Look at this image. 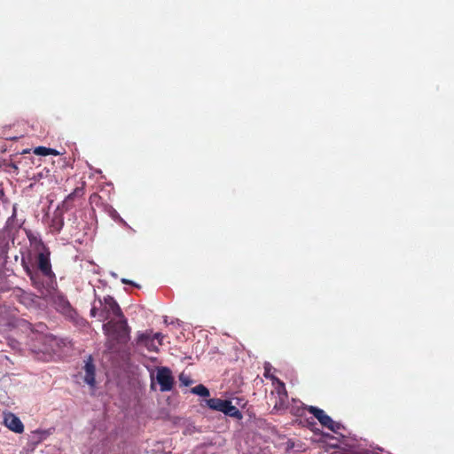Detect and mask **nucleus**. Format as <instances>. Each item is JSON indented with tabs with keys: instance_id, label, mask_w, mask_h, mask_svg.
Returning a JSON list of instances; mask_svg holds the SVG:
<instances>
[{
	"instance_id": "f257e3e1",
	"label": "nucleus",
	"mask_w": 454,
	"mask_h": 454,
	"mask_svg": "<svg viewBox=\"0 0 454 454\" xmlns=\"http://www.w3.org/2000/svg\"><path fill=\"white\" fill-rule=\"evenodd\" d=\"M25 232L29 241L30 249H27L26 252H20V263L24 271L28 276L32 286L35 288L40 290L43 287V285L40 279V275L38 272L32 270L30 266V262L32 261V252L38 254L50 248L44 244L40 234L35 233L30 230H25Z\"/></svg>"
},
{
	"instance_id": "f03ea898",
	"label": "nucleus",
	"mask_w": 454,
	"mask_h": 454,
	"mask_svg": "<svg viewBox=\"0 0 454 454\" xmlns=\"http://www.w3.org/2000/svg\"><path fill=\"white\" fill-rule=\"evenodd\" d=\"M102 328L106 336V346L109 350H116L118 345H125L130 339V328L124 316L111 318Z\"/></svg>"
},
{
	"instance_id": "7ed1b4c3",
	"label": "nucleus",
	"mask_w": 454,
	"mask_h": 454,
	"mask_svg": "<svg viewBox=\"0 0 454 454\" xmlns=\"http://www.w3.org/2000/svg\"><path fill=\"white\" fill-rule=\"evenodd\" d=\"M100 305L99 316L101 320H110L111 318L122 317L123 313L116 302V301L110 295L104 297V300H98Z\"/></svg>"
},
{
	"instance_id": "20e7f679",
	"label": "nucleus",
	"mask_w": 454,
	"mask_h": 454,
	"mask_svg": "<svg viewBox=\"0 0 454 454\" xmlns=\"http://www.w3.org/2000/svg\"><path fill=\"white\" fill-rule=\"evenodd\" d=\"M207 406L215 411H222L225 415L230 417L240 419L242 417L241 412L232 405L229 400H223L220 398H210L207 400Z\"/></svg>"
},
{
	"instance_id": "39448f33",
	"label": "nucleus",
	"mask_w": 454,
	"mask_h": 454,
	"mask_svg": "<svg viewBox=\"0 0 454 454\" xmlns=\"http://www.w3.org/2000/svg\"><path fill=\"white\" fill-rule=\"evenodd\" d=\"M36 264L38 270L43 276L47 278L51 282L55 280L56 275L51 267L50 249L36 254Z\"/></svg>"
},
{
	"instance_id": "423d86ee",
	"label": "nucleus",
	"mask_w": 454,
	"mask_h": 454,
	"mask_svg": "<svg viewBox=\"0 0 454 454\" xmlns=\"http://www.w3.org/2000/svg\"><path fill=\"white\" fill-rule=\"evenodd\" d=\"M156 380L160 385V390L161 392L172 390L175 384V379L171 370L165 366L157 368Z\"/></svg>"
},
{
	"instance_id": "0eeeda50",
	"label": "nucleus",
	"mask_w": 454,
	"mask_h": 454,
	"mask_svg": "<svg viewBox=\"0 0 454 454\" xmlns=\"http://www.w3.org/2000/svg\"><path fill=\"white\" fill-rule=\"evenodd\" d=\"M52 304L57 311L61 313L63 316L74 318L75 315L74 309L72 308L70 302L63 294H56L52 297Z\"/></svg>"
},
{
	"instance_id": "6e6552de",
	"label": "nucleus",
	"mask_w": 454,
	"mask_h": 454,
	"mask_svg": "<svg viewBox=\"0 0 454 454\" xmlns=\"http://www.w3.org/2000/svg\"><path fill=\"white\" fill-rule=\"evenodd\" d=\"M13 296L27 308L34 307L36 303L37 296L30 292H27L20 287L12 290Z\"/></svg>"
},
{
	"instance_id": "1a4fd4ad",
	"label": "nucleus",
	"mask_w": 454,
	"mask_h": 454,
	"mask_svg": "<svg viewBox=\"0 0 454 454\" xmlns=\"http://www.w3.org/2000/svg\"><path fill=\"white\" fill-rule=\"evenodd\" d=\"M303 410H307L309 413L313 414V416L319 421V423L328 429L333 424V419L328 416L322 409H319L316 406H304Z\"/></svg>"
},
{
	"instance_id": "9d476101",
	"label": "nucleus",
	"mask_w": 454,
	"mask_h": 454,
	"mask_svg": "<svg viewBox=\"0 0 454 454\" xmlns=\"http://www.w3.org/2000/svg\"><path fill=\"white\" fill-rule=\"evenodd\" d=\"M83 371H84V377H83L84 381L90 387H95L96 368L93 364V359L90 356L85 361V364L83 366Z\"/></svg>"
},
{
	"instance_id": "9b49d317",
	"label": "nucleus",
	"mask_w": 454,
	"mask_h": 454,
	"mask_svg": "<svg viewBox=\"0 0 454 454\" xmlns=\"http://www.w3.org/2000/svg\"><path fill=\"white\" fill-rule=\"evenodd\" d=\"M4 425L12 431L20 434L24 431V426L21 420L13 413L4 415Z\"/></svg>"
},
{
	"instance_id": "f8f14e48",
	"label": "nucleus",
	"mask_w": 454,
	"mask_h": 454,
	"mask_svg": "<svg viewBox=\"0 0 454 454\" xmlns=\"http://www.w3.org/2000/svg\"><path fill=\"white\" fill-rule=\"evenodd\" d=\"M24 221L19 222L17 219V205L14 204L12 207V214L6 221L4 231L10 235L13 231H17L20 229Z\"/></svg>"
},
{
	"instance_id": "ddd939ff",
	"label": "nucleus",
	"mask_w": 454,
	"mask_h": 454,
	"mask_svg": "<svg viewBox=\"0 0 454 454\" xmlns=\"http://www.w3.org/2000/svg\"><path fill=\"white\" fill-rule=\"evenodd\" d=\"M137 343L144 345L149 351H159L158 346L154 343V340L152 338L151 333L145 332L138 333Z\"/></svg>"
},
{
	"instance_id": "4468645a",
	"label": "nucleus",
	"mask_w": 454,
	"mask_h": 454,
	"mask_svg": "<svg viewBox=\"0 0 454 454\" xmlns=\"http://www.w3.org/2000/svg\"><path fill=\"white\" fill-rule=\"evenodd\" d=\"M64 226V217L62 213L55 212L51 222V229L52 231L59 232Z\"/></svg>"
},
{
	"instance_id": "2eb2a0df",
	"label": "nucleus",
	"mask_w": 454,
	"mask_h": 454,
	"mask_svg": "<svg viewBox=\"0 0 454 454\" xmlns=\"http://www.w3.org/2000/svg\"><path fill=\"white\" fill-rule=\"evenodd\" d=\"M84 194L83 187H76L73 192L67 195L63 201V206L68 208L72 203V201L78 197H82Z\"/></svg>"
},
{
	"instance_id": "dca6fc26",
	"label": "nucleus",
	"mask_w": 454,
	"mask_h": 454,
	"mask_svg": "<svg viewBox=\"0 0 454 454\" xmlns=\"http://www.w3.org/2000/svg\"><path fill=\"white\" fill-rule=\"evenodd\" d=\"M84 194L83 187H76L73 192L67 195L63 201V206L68 208L72 203V201L78 197H82Z\"/></svg>"
},
{
	"instance_id": "f3484780",
	"label": "nucleus",
	"mask_w": 454,
	"mask_h": 454,
	"mask_svg": "<svg viewBox=\"0 0 454 454\" xmlns=\"http://www.w3.org/2000/svg\"><path fill=\"white\" fill-rule=\"evenodd\" d=\"M191 392L194 395L202 397L209 396V390L202 384L197 385L196 387H192Z\"/></svg>"
},
{
	"instance_id": "a211bd4d",
	"label": "nucleus",
	"mask_w": 454,
	"mask_h": 454,
	"mask_svg": "<svg viewBox=\"0 0 454 454\" xmlns=\"http://www.w3.org/2000/svg\"><path fill=\"white\" fill-rule=\"evenodd\" d=\"M49 152H51V148L44 146H38L34 149V153L36 155L46 156L49 155Z\"/></svg>"
},
{
	"instance_id": "6ab92c4d",
	"label": "nucleus",
	"mask_w": 454,
	"mask_h": 454,
	"mask_svg": "<svg viewBox=\"0 0 454 454\" xmlns=\"http://www.w3.org/2000/svg\"><path fill=\"white\" fill-rule=\"evenodd\" d=\"M179 380L184 386H190L192 384V380L188 375H185L184 373H181L179 375Z\"/></svg>"
},
{
	"instance_id": "aec40b11",
	"label": "nucleus",
	"mask_w": 454,
	"mask_h": 454,
	"mask_svg": "<svg viewBox=\"0 0 454 454\" xmlns=\"http://www.w3.org/2000/svg\"><path fill=\"white\" fill-rule=\"evenodd\" d=\"M343 428H344V427L340 423L333 420V424L332 425L331 427H329V430H331L332 432H333L335 434H339L340 430L343 429Z\"/></svg>"
},
{
	"instance_id": "412c9836",
	"label": "nucleus",
	"mask_w": 454,
	"mask_h": 454,
	"mask_svg": "<svg viewBox=\"0 0 454 454\" xmlns=\"http://www.w3.org/2000/svg\"><path fill=\"white\" fill-rule=\"evenodd\" d=\"M100 199V196L98 195L97 193H93L92 195H90V203H95L97 202L98 200Z\"/></svg>"
},
{
	"instance_id": "4be33fe9",
	"label": "nucleus",
	"mask_w": 454,
	"mask_h": 454,
	"mask_svg": "<svg viewBox=\"0 0 454 454\" xmlns=\"http://www.w3.org/2000/svg\"><path fill=\"white\" fill-rule=\"evenodd\" d=\"M98 307L95 304H93V306H92V308L90 309V316L91 317H96L98 314Z\"/></svg>"
},
{
	"instance_id": "5701e85b",
	"label": "nucleus",
	"mask_w": 454,
	"mask_h": 454,
	"mask_svg": "<svg viewBox=\"0 0 454 454\" xmlns=\"http://www.w3.org/2000/svg\"><path fill=\"white\" fill-rule=\"evenodd\" d=\"M152 338H153V340H155V339L158 340L159 345H161V342H160V339L162 338L161 333H157L153 334V336H152Z\"/></svg>"
},
{
	"instance_id": "b1692460",
	"label": "nucleus",
	"mask_w": 454,
	"mask_h": 454,
	"mask_svg": "<svg viewBox=\"0 0 454 454\" xmlns=\"http://www.w3.org/2000/svg\"><path fill=\"white\" fill-rule=\"evenodd\" d=\"M121 282L123 284H129V285H131V286H138L137 285H136L134 282H132L131 280H129V279H126V278H122L121 279Z\"/></svg>"
},
{
	"instance_id": "393cba45",
	"label": "nucleus",
	"mask_w": 454,
	"mask_h": 454,
	"mask_svg": "<svg viewBox=\"0 0 454 454\" xmlns=\"http://www.w3.org/2000/svg\"><path fill=\"white\" fill-rule=\"evenodd\" d=\"M4 187L0 184V201H4Z\"/></svg>"
},
{
	"instance_id": "a878e982",
	"label": "nucleus",
	"mask_w": 454,
	"mask_h": 454,
	"mask_svg": "<svg viewBox=\"0 0 454 454\" xmlns=\"http://www.w3.org/2000/svg\"><path fill=\"white\" fill-rule=\"evenodd\" d=\"M60 155V153L55 149L51 148V152H49V155Z\"/></svg>"
},
{
	"instance_id": "bb28decb",
	"label": "nucleus",
	"mask_w": 454,
	"mask_h": 454,
	"mask_svg": "<svg viewBox=\"0 0 454 454\" xmlns=\"http://www.w3.org/2000/svg\"><path fill=\"white\" fill-rule=\"evenodd\" d=\"M34 433H35V434H42V436L40 437V440H42L43 438H44V436L46 435V433H45V432H43V431H35Z\"/></svg>"
},
{
	"instance_id": "cd10ccee",
	"label": "nucleus",
	"mask_w": 454,
	"mask_h": 454,
	"mask_svg": "<svg viewBox=\"0 0 454 454\" xmlns=\"http://www.w3.org/2000/svg\"><path fill=\"white\" fill-rule=\"evenodd\" d=\"M12 168H15V169H17V168H17V166H16L14 163H12Z\"/></svg>"
}]
</instances>
